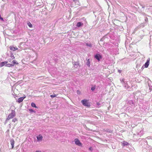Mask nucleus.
Masks as SVG:
<instances>
[{"instance_id": "nucleus-6", "label": "nucleus", "mask_w": 152, "mask_h": 152, "mask_svg": "<svg viewBox=\"0 0 152 152\" xmlns=\"http://www.w3.org/2000/svg\"><path fill=\"white\" fill-rule=\"evenodd\" d=\"M26 96L22 97L19 98L18 99V103H20V102H22L24 99L26 98Z\"/></svg>"}, {"instance_id": "nucleus-7", "label": "nucleus", "mask_w": 152, "mask_h": 152, "mask_svg": "<svg viewBox=\"0 0 152 152\" xmlns=\"http://www.w3.org/2000/svg\"><path fill=\"white\" fill-rule=\"evenodd\" d=\"M8 62L7 61H5L0 63V67H2L3 66L5 65V64L7 63Z\"/></svg>"}, {"instance_id": "nucleus-25", "label": "nucleus", "mask_w": 152, "mask_h": 152, "mask_svg": "<svg viewBox=\"0 0 152 152\" xmlns=\"http://www.w3.org/2000/svg\"><path fill=\"white\" fill-rule=\"evenodd\" d=\"M98 105H100V103L99 102H97L96 103Z\"/></svg>"}, {"instance_id": "nucleus-26", "label": "nucleus", "mask_w": 152, "mask_h": 152, "mask_svg": "<svg viewBox=\"0 0 152 152\" xmlns=\"http://www.w3.org/2000/svg\"><path fill=\"white\" fill-rule=\"evenodd\" d=\"M118 72H119L121 73V70H118Z\"/></svg>"}, {"instance_id": "nucleus-2", "label": "nucleus", "mask_w": 152, "mask_h": 152, "mask_svg": "<svg viewBox=\"0 0 152 152\" xmlns=\"http://www.w3.org/2000/svg\"><path fill=\"white\" fill-rule=\"evenodd\" d=\"M15 116V114L14 111H12L11 113L8 116L7 118V120H8L11 118H12Z\"/></svg>"}, {"instance_id": "nucleus-9", "label": "nucleus", "mask_w": 152, "mask_h": 152, "mask_svg": "<svg viewBox=\"0 0 152 152\" xmlns=\"http://www.w3.org/2000/svg\"><path fill=\"white\" fill-rule=\"evenodd\" d=\"M43 137L42 136L39 134L38 136L37 137V140L39 141H41L42 140Z\"/></svg>"}, {"instance_id": "nucleus-20", "label": "nucleus", "mask_w": 152, "mask_h": 152, "mask_svg": "<svg viewBox=\"0 0 152 152\" xmlns=\"http://www.w3.org/2000/svg\"><path fill=\"white\" fill-rule=\"evenodd\" d=\"M95 88H96L95 86H94L93 87L91 88V90L92 91H94L95 89Z\"/></svg>"}, {"instance_id": "nucleus-22", "label": "nucleus", "mask_w": 152, "mask_h": 152, "mask_svg": "<svg viewBox=\"0 0 152 152\" xmlns=\"http://www.w3.org/2000/svg\"><path fill=\"white\" fill-rule=\"evenodd\" d=\"M29 110L31 112H34V111L33 110H32V109H29Z\"/></svg>"}, {"instance_id": "nucleus-16", "label": "nucleus", "mask_w": 152, "mask_h": 152, "mask_svg": "<svg viewBox=\"0 0 152 152\" xmlns=\"http://www.w3.org/2000/svg\"><path fill=\"white\" fill-rule=\"evenodd\" d=\"M31 106L33 107H35V108H37V107H36L35 104L33 102L31 103Z\"/></svg>"}, {"instance_id": "nucleus-4", "label": "nucleus", "mask_w": 152, "mask_h": 152, "mask_svg": "<svg viewBox=\"0 0 152 152\" xmlns=\"http://www.w3.org/2000/svg\"><path fill=\"white\" fill-rule=\"evenodd\" d=\"M94 58L98 61H99L102 58V56L99 54L97 53L94 56Z\"/></svg>"}, {"instance_id": "nucleus-3", "label": "nucleus", "mask_w": 152, "mask_h": 152, "mask_svg": "<svg viewBox=\"0 0 152 152\" xmlns=\"http://www.w3.org/2000/svg\"><path fill=\"white\" fill-rule=\"evenodd\" d=\"M75 143L76 145L79 146H82V144L80 142L79 140L77 138H76L74 140Z\"/></svg>"}, {"instance_id": "nucleus-5", "label": "nucleus", "mask_w": 152, "mask_h": 152, "mask_svg": "<svg viewBox=\"0 0 152 152\" xmlns=\"http://www.w3.org/2000/svg\"><path fill=\"white\" fill-rule=\"evenodd\" d=\"M150 63V58H148L147 61V62L145 63V68H147Z\"/></svg>"}, {"instance_id": "nucleus-17", "label": "nucleus", "mask_w": 152, "mask_h": 152, "mask_svg": "<svg viewBox=\"0 0 152 152\" xmlns=\"http://www.w3.org/2000/svg\"><path fill=\"white\" fill-rule=\"evenodd\" d=\"M28 25L30 28H32V24L30 23L29 22L27 23Z\"/></svg>"}, {"instance_id": "nucleus-10", "label": "nucleus", "mask_w": 152, "mask_h": 152, "mask_svg": "<svg viewBox=\"0 0 152 152\" xmlns=\"http://www.w3.org/2000/svg\"><path fill=\"white\" fill-rule=\"evenodd\" d=\"M11 144L12 146V148H13L14 147L15 142L13 140H11L10 141Z\"/></svg>"}, {"instance_id": "nucleus-15", "label": "nucleus", "mask_w": 152, "mask_h": 152, "mask_svg": "<svg viewBox=\"0 0 152 152\" xmlns=\"http://www.w3.org/2000/svg\"><path fill=\"white\" fill-rule=\"evenodd\" d=\"M6 66L7 67H10L13 66V65L12 64H6Z\"/></svg>"}, {"instance_id": "nucleus-24", "label": "nucleus", "mask_w": 152, "mask_h": 152, "mask_svg": "<svg viewBox=\"0 0 152 152\" xmlns=\"http://www.w3.org/2000/svg\"><path fill=\"white\" fill-rule=\"evenodd\" d=\"M0 19L1 20L3 21L4 20L3 18H1V17L0 15Z\"/></svg>"}, {"instance_id": "nucleus-1", "label": "nucleus", "mask_w": 152, "mask_h": 152, "mask_svg": "<svg viewBox=\"0 0 152 152\" xmlns=\"http://www.w3.org/2000/svg\"><path fill=\"white\" fill-rule=\"evenodd\" d=\"M83 104L85 106L88 107L90 106V103L88 102V100L86 99H84L81 101Z\"/></svg>"}, {"instance_id": "nucleus-11", "label": "nucleus", "mask_w": 152, "mask_h": 152, "mask_svg": "<svg viewBox=\"0 0 152 152\" xmlns=\"http://www.w3.org/2000/svg\"><path fill=\"white\" fill-rule=\"evenodd\" d=\"M83 24L82 23H81L80 22H78L77 23L76 26L78 27H80L82 26H83Z\"/></svg>"}, {"instance_id": "nucleus-14", "label": "nucleus", "mask_w": 152, "mask_h": 152, "mask_svg": "<svg viewBox=\"0 0 152 152\" xmlns=\"http://www.w3.org/2000/svg\"><path fill=\"white\" fill-rule=\"evenodd\" d=\"M86 64L88 66L90 67V64L89 59H88L87 60V61L86 62Z\"/></svg>"}, {"instance_id": "nucleus-18", "label": "nucleus", "mask_w": 152, "mask_h": 152, "mask_svg": "<svg viewBox=\"0 0 152 152\" xmlns=\"http://www.w3.org/2000/svg\"><path fill=\"white\" fill-rule=\"evenodd\" d=\"M18 120L16 118H14L12 120V122L13 123H15V122L17 121Z\"/></svg>"}, {"instance_id": "nucleus-27", "label": "nucleus", "mask_w": 152, "mask_h": 152, "mask_svg": "<svg viewBox=\"0 0 152 152\" xmlns=\"http://www.w3.org/2000/svg\"><path fill=\"white\" fill-rule=\"evenodd\" d=\"M36 152H42L40 151H37Z\"/></svg>"}, {"instance_id": "nucleus-13", "label": "nucleus", "mask_w": 152, "mask_h": 152, "mask_svg": "<svg viewBox=\"0 0 152 152\" xmlns=\"http://www.w3.org/2000/svg\"><path fill=\"white\" fill-rule=\"evenodd\" d=\"M12 64L13 65V66H14L15 64L18 65V62H17L15 60H13L12 61Z\"/></svg>"}, {"instance_id": "nucleus-19", "label": "nucleus", "mask_w": 152, "mask_h": 152, "mask_svg": "<svg viewBox=\"0 0 152 152\" xmlns=\"http://www.w3.org/2000/svg\"><path fill=\"white\" fill-rule=\"evenodd\" d=\"M57 95L56 94L52 95H50V97L52 98H54L56 97Z\"/></svg>"}, {"instance_id": "nucleus-8", "label": "nucleus", "mask_w": 152, "mask_h": 152, "mask_svg": "<svg viewBox=\"0 0 152 152\" xmlns=\"http://www.w3.org/2000/svg\"><path fill=\"white\" fill-rule=\"evenodd\" d=\"M10 49L11 50L15 51L17 50L18 48H17L14 47L12 46H11L10 47Z\"/></svg>"}, {"instance_id": "nucleus-28", "label": "nucleus", "mask_w": 152, "mask_h": 152, "mask_svg": "<svg viewBox=\"0 0 152 152\" xmlns=\"http://www.w3.org/2000/svg\"><path fill=\"white\" fill-rule=\"evenodd\" d=\"M91 147H90V148H89V149H90V150H91Z\"/></svg>"}, {"instance_id": "nucleus-12", "label": "nucleus", "mask_w": 152, "mask_h": 152, "mask_svg": "<svg viewBox=\"0 0 152 152\" xmlns=\"http://www.w3.org/2000/svg\"><path fill=\"white\" fill-rule=\"evenodd\" d=\"M122 145L124 146L125 145H129V143L126 142L124 141L122 143Z\"/></svg>"}, {"instance_id": "nucleus-21", "label": "nucleus", "mask_w": 152, "mask_h": 152, "mask_svg": "<svg viewBox=\"0 0 152 152\" xmlns=\"http://www.w3.org/2000/svg\"><path fill=\"white\" fill-rule=\"evenodd\" d=\"M86 45L87 46H89L90 47H91L92 46L91 44H86Z\"/></svg>"}, {"instance_id": "nucleus-23", "label": "nucleus", "mask_w": 152, "mask_h": 152, "mask_svg": "<svg viewBox=\"0 0 152 152\" xmlns=\"http://www.w3.org/2000/svg\"><path fill=\"white\" fill-rule=\"evenodd\" d=\"M11 57L13 59H14L15 58V57L14 56L12 55L11 56Z\"/></svg>"}]
</instances>
